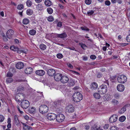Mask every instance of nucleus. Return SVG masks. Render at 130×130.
I'll return each instance as SVG.
<instances>
[{"mask_svg":"<svg viewBox=\"0 0 130 130\" xmlns=\"http://www.w3.org/2000/svg\"><path fill=\"white\" fill-rule=\"evenodd\" d=\"M73 99L75 102H78L83 99V95L80 92H76L73 95Z\"/></svg>","mask_w":130,"mask_h":130,"instance_id":"f257e3e1","label":"nucleus"},{"mask_svg":"<svg viewBox=\"0 0 130 130\" xmlns=\"http://www.w3.org/2000/svg\"><path fill=\"white\" fill-rule=\"evenodd\" d=\"M107 89L106 86L105 85H102L100 86L98 91L100 94H104L106 92Z\"/></svg>","mask_w":130,"mask_h":130,"instance_id":"f03ea898","label":"nucleus"},{"mask_svg":"<svg viewBox=\"0 0 130 130\" xmlns=\"http://www.w3.org/2000/svg\"><path fill=\"white\" fill-rule=\"evenodd\" d=\"M29 105L30 103L27 100H22L21 104V106L23 109H26L29 107Z\"/></svg>","mask_w":130,"mask_h":130,"instance_id":"7ed1b4c3","label":"nucleus"},{"mask_svg":"<svg viewBox=\"0 0 130 130\" xmlns=\"http://www.w3.org/2000/svg\"><path fill=\"white\" fill-rule=\"evenodd\" d=\"M48 109V108L46 105H43L40 107L39 111L42 114L45 113L47 112Z\"/></svg>","mask_w":130,"mask_h":130,"instance_id":"20e7f679","label":"nucleus"},{"mask_svg":"<svg viewBox=\"0 0 130 130\" xmlns=\"http://www.w3.org/2000/svg\"><path fill=\"white\" fill-rule=\"evenodd\" d=\"M64 118L65 117L64 115L62 114H59L56 116V120L59 122H61L63 121Z\"/></svg>","mask_w":130,"mask_h":130,"instance_id":"39448f33","label":"nucleus"},{"mask_svg":"<svg viewBox=\"0 0 130 130\" xmlns=\"http://www.w3.org/2000/svg\"><path fill=\"white\" fill-rule=\"evenodd\" d=\"M14 32L13 30L11 29L8 30L6 32V36L9 39L12 38L14 34Z\"/></svg>","mask_w":130,"mask_h":130,"instance_id":"423d86ee","label":"nucleus"},{"mask_svg":"<svg viewBox=\"0 0 130 130\" xmlns=\"http://www.w3.org/2000/svg\"><path fill=\"white\" fill-rule=\"evenodd\" d=\"M48 119L50 120H53L56 118V115L53 113H48L47 116Z\"/></svg>","mask_w":130,"mask_h":130,"instance_id":"0eeeda50","label":"nucleus"},{"mask_svg":"<svg viewBox=\"0 0 130 130\" xmlns=\"http://www.w3.org/2000/svg\"><path fill=\"white\" fill-rule=\"evenodd\" d=\"M118 119V116L116 115H114L110 117L109 121L110 123H113L115 122Z\"/></svg>","mask_w":130,"mask_h":130,"instance_id":"6e6552de","label":"nucleus"},{"mask_svg":"<svg viewBox=\"0 0 130 130\" xmlns=\"http://www.w3.org/2000/svg\"><path fill=\"white\" fill-rule=\"evenodd\" d=\"M66 110L69 113H72L74 110V108L72 105H69L66 107Z\"/></svg>","mask_w":130,"mask_h":130,"instance_id":"1a4fd4ad","label":"nucleus"},{"mask_svg":"<svg viewBox=\"0 0 130 130\" xmlns=\"http://www.w3.org/2000/svg\"><path fill=\"white\" fill-rule=\"evenodd\" d=\"M118 81H126L127 78L124 75H119L117 78Z\"/></svg>","mask_w":130,"mask_h":130,"instance_id":"9d476101","label":"nucleus"},{"mask_svg":"<svg viewBox=\"0 0 130 130\" xmlns=\"http://www.w3.org/2000/svg\"><path fill=\"white\" fill-rule=\"evenodd\" d=\"M62 75L61 74H56L54 76V79L56 81H59L62 80Z\"/></svg>","mask_w":130,"mask_h":130,"instance_id":"9b49d317","label":"nucleus"},{"mask_svg":"<svg viewBox=\"0 0 130 130\" xmlns=\"http://www.w3.org/2000/svg\"><path fill=\"white\" fill-rule=\"evenodd\" d=\"M124 86L122 84H119L117 87V89L120 92H123L124 89Z\"/></svg>","mask_w":130,"mask_h":130,"instance_id":"f8f14e48","label":"nucleus"},{"mask_svg":"<svg viewBox=\"0 0 130 130\" xmlns=\"http://www.w3.org/2000/svg\"><path fill=\"white\" fill-rule=\"evenodd\" d=\"M36 73L38 75L42 76L45 74V72L43 70H40L36 71Z\"/></svg>","mask_w":130,"mask_h":130,"instance_id":"ddd939ff","label":"nucleus"},{"mask_svg":"<svg viewBox=\"0 0 130 130\" xmlns=\"http://www.w3.org/2000/svg\"><path fill=\"white\" fill-rule=\"evenodd\" d=\"M98 84L95 82H93L91 83L90 85V88L92 90H95L98 87Z\"/></svg>","mask_w":130,"mask_h":130,"instance_id":"4468645a","label":"nucleus"},{"mask_svg":"<svg viewBox=\"0 0 130 130\" xmlns=\"http://www.w3.org/2000/svg\"><path fill=\"white\" fill-rule=\"evenodd\" d=\"M24 66L23 63L21 62H18L16 65V68L19 69H21Z\"/></svg>","mask_w":130,"mask_h":130,"instance_id":"2eb2a0df","label":"nucleus"},{"mask_svg":"<svg viewBox=\"0 0 130 130\" xmlns=\"http://www.w3.org/2000/svg\"><path fill=\"white\" fill-rule=\"evenodd\" d=\"M48 75L51 76H53L55 73V71L53 69H50L48 70L47 72Z\"/></svg>","mask_w":130,"mask_h":130,"instance_id":"dca6fc26","label":"nucleus"},{"mask_svg":"<svg viewBox=\"0 0 130 130\" xmlns=\"http://www.w3.org/2000/svg\"><path fill=\"white\" fill-rule=\"evenodd\" d=\"M22 124L23 125V129L25 130H32L31 127L27 125L26 123L21 122Z\"/></svg>","mask_w":130,"mask_h":130,"instance_id":"f3484780","label":"nucleus"},{"mask_svg":"<svg viewBox=\"0 0 130 130\" xmlns=\"http://www.w3.org/2000/svg\"><path fill=\"white\" fill-rule=\"evenodd\" d=\"M33 71V69L31 67L27 68L25 70V72L27 74H30Z\"/></svg>","mask_w":130,"mask_h":130,"instance_id":"a211bd4d","label":"nucleus"},{"mask_svg":"<svg viewBox=\"0 0 130 130\" xmlns=\"http://www.w3.org/2000/svg\"><path fill=\"white\" fill-rule=\"evenodd\" d=\"M25 96L22 93H18L15 96V98L16 99L17 97H19V99L22 100H23Z\"/></svg>","mask_w":130,"mask_h":130,"instance_id":"6ab92c4d","label":"nucleus"},{"mask_svg":"<svg viewBox=\"0 0 130 130\" xmlns=\"http://www.w3.org/2000/svg\"><path fill=\"white\" fill-rule=\"evenodd\" d=\"M103 98L104 99H106V100H105L107 101L111 99L110 95L108 94L104 95L103 96Z\"/></svg>","mask_w":130,"mask_h":130,"instance_id":"aec40b11","label":"nucleus"},{"mask_svg":"<svg viewBox=\"0 0 130 130\" xmlns=\"http://www.w3.org/2000/svg\"><path fill=\"white\" fill-rule=\"evenodd\" d=\"M45 5L47 7L50 6L52 5V2L50 0H46L44 2Z\"/></svg>","mask_w":130,"mask_h":130,"instance_id":"412c9836","label":"nucleus"},{"mask_svg":"<svg viewBox=\"0 0 130 130\" xmlns=\"http://www.w3.org/2000/svg\"><path fill=\"white\" fill-rule=\"evenodd\" d=\"M57 35L58 37L61 38H66L67 36V35L65 33L60 34H57Z\"/></svg>","mask_w":130,"mask_h":130,"instance_id":"4be33fe9","label":"nucleus"},{"mask_svg":"<svg viewBox=\"0 0 130 130\" xmlns=\"http://www.w3.org/2000/svg\"><path fill=\"white\" fill-rule=\"evenodd\" d=\"M126 110V107L124 106L118 112L119 113L121 114L124 113Z\"/></svg>","mask_w":130,"mask_h":130,"instance_id":"5701e85b","label":"nucleus"},{"mask_svg":"<svg viewBox=\"0 0 130 130\" xmlns=\"http://www.w3.org/2000/svg\"><path fill=\"white\" fill-rule=\"evenodd\" d=\"M29 112L30 113H34L35 111V107H32L29 108L28 110Z\"/></svg>","mask_w":130,"mask_h":130,"instance_id":"b1692460","label":"nucleus"},{"mask_svg":"<svg viewBox=\"0 0 130 130\" xmlns=\"http://www.w3.org/2000/svg\"><path fill=\"white\" fill-rule=\"evenodd\" d=\"M10 49L14 52H17L18 50V48L14 46H12L10 47Z\"/></svg>","mask_w":130,"mask_h":130,"instance_id":"393cba45","label":"nucleus"},{"mask_svg":"<svg viewBox=\"0 0 130 130\" xmlns=\"http://www.w3.org/2000/svg\"><path fill=\"white\" fill-rule=\"evenodd\" d=\"M26 13L27 14L29 15H32L33 13L32 10L30 9H27L26 11Z\"/></svg>","mask_w":130,"mask_h":130,"instance_id":"a878e982","label":"nucleus"},{"mask_svg":"<svg viewBox=\"0 0 130 130\" xmlns=\"http://www.w3.org/2000/svg\"><path fill=\"white\" fill-rule=\"evenodd\" d=\"M29 23V20L27 18L24 19L23 21V23L25 25Z\"/></svg>","mask_w":130,"mask_h":130,"instance_id":"bb28decb","label":"nucleus"},{"mask_svg":"<svg viewBox=\"0 0 130 130\" xmlns=\"http://www.w3.org/2000/svg\"><path fill=\"white\" fill-rule=\"evenodd\" d=\"M40 47L41 49L44 50L46 49V47L45 45L43 44H42L40 45Z\"/></svg>","mask_w":130,"mask_h":130,"instance_id":"cd10ccee","label":"nucleus"},{"mask_svg":"<svg viewBox=\"0 0 130 130\" xmlns=\"http://www.w3.org/2000/svg\"><path fill=\"white\" fill-rule=\"evenodd\" d=\"M43 8V6L42 4H39L37 6V9L39 10H41Z\"/></svg>","mask_w":130,"mask_h":130,"instance_id":"c85d7f7f","label":"nucleus"},{"mask_svg":"<svg viewBox=\"0 0 130 130\" xmlns=\"http://www.w3.org/2000/svg\"><path fill=\"white\" fill-rule=\"evenodd\" d=\"M93 95L94 98L96 99H99L101 97L100 95L97 93H94Z\"/></svg>","mask_w":130,"mask_h":130,"instance_id":"c756f323","label":"nucleus"},{"mask_svg":"<svg viewBox=\"0 0 130 130\" xmlns=\"http://www.w3.org/2000/svg\"><path fill=\"white\" fill-rule=\"evenodd\" d=\"M125 119L126 117L124 116H121L119 118V121L121 122H124Z\"/></svg>","mask_w":130,"mask_h":130,"instance_id":"7c9ffc66","label":"nucleus"},{"mask_svg":"<svg viewBox=\"0 0 130 130\" xmlns=\"http://www.w3.org/2000/svg\"><path fill=\"white\" fill-rule=\"evenodd\" d=\"M14 120L15 123L17 125L19 124V123L18 120L17 116L15 115L14 116Z\"/></svg>","mask_w":130,"mask_h":130,"instance_id":"2f4dec72","label":"nucleus"},{"mask_svg":"<svg viewBox=\"0 0 130 130\" xmlns=\"http://www.w3.org/2000/svg\"><path fill=\"white\" fill-rule=\"evenodd\" d=\"M36 32V31L35 30L32 29L30 30L29 31V34L31 35H35Z\"/></svg>","mask_w":130,"mask_h":130,"instance_id":"473e14b6","label":"nucleus"},{"mask_svg":"<svg viewBox=\"0 0 130 130\" xmlns=\"http://www.w3.org/2000/svg\"><path fill=\"white\" fill-rule=\"evenodd\" d=\"M47 11L48 13L49 14H52L53 12V9L50 7L47 8Z\"/></svg>","mask_w":130,"mask_h":130,"instance_id":"72a5a7b5","label":"nucleus"},{"mask_svg":"<svg viewBox=\"0 0 130 130\" xmlns=\"http://www.w3.org/2000/svg\"><path fill=\"white\" fill-rule=\"evenodd\" d=\"M79 44L80 45L81 47L84 50L86 49L87 46L85 44H83L82 43H79Z\"/></svg>","mask_w":130,"mask_h":130,"instance_id":"f704fd0d","label":"nucleus"},{"mask_svg":"<svg viewBox=\"0 0 130 130\" xmlns=\"http://www.w3.org/2000/svg\"><path fill=\"white\" fill-rule=\"evenodd\" d=\"M63 81H68L69 78L68 77L66 76H64L62 77V79Z\"/></svg>","mask_w":130,"mask_h":130,"instance_id":"c9c22d12","label":"nucleus"},{"mask_svg":"<svg viewBox=\"0 0 130 130\" xmlns=\"http://www.w3.org/2000/svg\"><path fill=\"white\" fill-rule=\"evenodd\" d=\"M27 6L28 7H30L32 5V3L30 0H28L26 2Z\"/></svg>","mask_w":130,"mask_h":130,"instance_id":"e433bc0d","label":"nucleus"},{"mask_svg":"<svg viewBox=\"0 0 130 130\" xmlns=\"http://www.w3.org/2000/svg\"><path fill=\"white\" fill-rule=\"evenodd\" d=\"M111 103L114 105H117L118 103V102L117 100L113 99L111 101Z\"/></svg>","mask_w":130,"mask_h":130,"instance_id":"4c0bfd02","label":"nucleus"},{"mask_svg":"<svg viewBox=\"0 0 130 130\" xmlns=\"http://www.w3.org/2000/svg\"><path fill=\"white\" fill-rule=\"evenodd\" d=\"M114 97L116 99H118L121 97V95L119 93H116L114 94Z\"/></svg>","mask_w":130,"mask_h":130,"instance_id":"58836bf2","label":"nucleus"},{"mask_svg":"<svg viewBox=\"0 0 130 130\" xmlns=\"http://www.w3.org/2000/svg\"><path fill=\"white\" fill-rule=\"evenodd\" d=\"M74 84V82H68V85L69 87H70L73 86Z\"/></svg>","mask_w":130,"mask_h":130,"instance_id":"ea45409f","label":"nucleus"},{"mask_svg":"<svg viewBox=\"0 0 130 130\" xmlns=\"http://www.w3.org/2000/svg\"><path fill=\"white\" fill-rule=\"evenodd\" d=\"M47 20L50 22H52L54 21V19L52 16H50L48 18Z\"/></svg>","mask_w":130,"mask_h":130,"instance_id":"a19ab883","label":"nucleus"},{"mask_svg":"<svg viewBox=\"0 0 130 130\" xmlns=\"http://www.w3.org/2000/svg\"><path fill=\"white\" fill-rule=\"evenodd\" d=\"M57 57L59 59H61L63 58V55L62 54L59 53L57 55Z\"/></svg>","mask_w":130,"mask_h":130,"instance_id":"79ce46f5","label":"nucleus"},{"mask_svg":"<svg viewBox=\"0 0 130 130\" xmlns=\"http://www.w3.org/2000/svg\"><path fill=\"white\" fill-rule=\"evenodd\" d=\"M94 13V11L92 10H90L87 12V14L89 15L92 14Z\"/></svg>","mask_w":130,"mask_h":130,"instance_id":"37998d69","label":"nucleus"},{"mask_svg":"<svg viewBox=\"0 0 130 130\" xmlns=\"http://www.w3.org/2000/svg\"><path fill=\"white\" fill-rule=\"evenodd\" d=\"M5 118L4 116L2 115H0V122H3Z\"/></svg>","mask_w":130,"mask_h":130,"instance_id":"c03bdc74","label":"nucleus"},{"mask_svg":"<svg viewBox=\"0 0 130 130\" xmlns=\"http://www.w3.org/2000/svg\"><path fill=\"white\" fill-rule=\"evenodd\" d=\"M23 6L22 4H20L18 6L17 8L19 10H21L23 9Z\"/></svg>","mask_w":130,"mask_h":130,"instance_id":"a18cd8bd","label":"nucleus"},{"mask_svg":"<svg viewBox=\"0 0 130 130\" xmlns=\"http://www.w3.org/2000/svg\"><path fill=\"white\" fill-rule=\"evenodd\" d=\"M110 130H118V129L116 126H113L111 127Z\"/></svg>","mask_w":130,"mask_h":130,"instance_id":"49530a36","label":"nucleus"},{"mask_svg":"<svg viewBox=\"0 0 130 130\" xmlns=\"http://www.w3.org/2000/svg\"><path fill=\"white\" fill-rule=\"evenodd\" d=\"M91 0H85V3L87 5H90L91 4Z\"/></svg>","mask_w":130,"mask_h":130,"instance_id":"de8ad7c7","label":"nucleus"},{"mask_svg":"<svg viewBox=\"0 0 130 130\" xmlns=\"http://www.w3.org/2000/svg\"><path fill=\"white\" fill-rule=\"evenodd\" d=\"M24 88L22 86H21L17 89L18 91H22L23 90Z\"/></svg>","mask_w":130,"mask_h":130,"instance_id":"09e8293b","label":"nucleus"},{"mask_svg":"<svg viewBox=\"0 0 130 130\" xmlns=\"http://www.w3.org/2000/svg\"><path fill=\"white\" fill-rule=\"evenodd\" d=\"M105 4L106 5L109 6L110 4V2L109 1L107 0L105 2Z\"/></svg>","mask_w":130,"mask_h":130,"instance_id":"8fccbe9b","label":"nucleus"},{"mask_svg":"<svg viewBox=\"0 0 130 130\" xmlns=\"http://www.w3.org/2000/svg\"><path fill=\"white\" fill-rule=\"evenodd\" d=\"M81 28L82 30L86 31H88L89 30V29L88 28L85 27H81Z\"/></svg>","mask_w":130,"mask_h":130,"instance_id":"3c124183","label":"nucleus"},{"mask_svg":"<svg viewBox=\"0 0 130 130\" xmlns=\"http://www.w3.org/2000/svg\"><path fill=\"white\" fill-rule=\"evenodd\" d=\"M90 58L92 59H95L96 58V56L94 55H91L90 56Z\"/></svg>","mask_w":130,"mask_h":130,"instance_id":"603ef678","label":"nucleus"},{"mask_svg":"<svg viewBox=\"0 0 130 130\" xmlns=\"http://www.w3.org/2000/svg\"><path fill=\"white\" fill-rule=\"evenodd\" d=\"M13 76V74L11 73L10 72H8V73L7 74V76L8 77H10L12 76Z\"/></svg>","mask_w":130,"mask_h":130,"instance_id":"864d4df0","label":"nucleus"},{"mask_svg":"<svg viewBox=\"0 0 130 130\" xmlns=\"http://www.w3.org/2000/svg\"><path fill=\"white\" fill-rule=\"evenodd\" d=\"M109 127V125L108 124H106L103 127L105 129H107Z\"/></svg>","mask_w":130,"mask_h":130,"instance_id":"5fc2aeb1","label":"nucleus"},{"mask_svg":"<svg viewBox=\"0 0 130 130\" xmlns=\"http://www.w3.org/2000/svg\"><path fill=\"white\" fill-rule=\"evenodd\" d=\"M126 40L128 42H130V35H129L127 37Z\"/></svg>","mask_w":130,"mask_h":130,"instance_id":"6e6d98bb","label":"nucleus"},{"mask_svg":"<svg viewBox=\"0 0 130 130\" xmlns=\"http://www.w3.org/2000/svg\"><path fill=\"white\" fill-rule=\"evenodd\" d=\"M100 128L98 129L95 126L92 127L91 128V130H100Z\"/></svg>","mask_w":130,"mask_h":130,"instance_id":"4d7b16f0","label":"nucleus"},{"mask_svg":"<svg viewBox=\"0 0 130 130\" xmlns=\"http://www.w3.org/2000/svg\"><path fill=\"white\" fill-rule=\"evenodd\" d=\"M62 23L60 22H59L57 24V26L58 27H61L62 26Z\"/></svg>","mask_w":130,"mask_h":130,"instance_id":"13d9d810","label":"nucleus"},{"mask_svg":"<svg viewBox=\"0 0 130 130\" xmlns=\"http://www.w3.org/2000/svg\"><path fill=\"white\" fill-rule=\"evenodd\" d=\"M21 52L24 53L25 54H26L27 52V50H22L21 51Z\"/></svg>","mask_w":130,"mask_h":130,"instance_id":"bf43d9fd","label":"nucleus"},{"mask_svg":"<svg viewBox=\"0 0 130 130\" xmlns=\"http://www.w3.org/2000/svg\"><path fill=\"white\" fill-rule=\"evenodd\" d=\"M67 66H68L69 67L71 68H72V69L73 68V66L70 63H68L67 64Z\"/></svg>","mask_w":130,"mask_h":130,"instance_id":"052dcab7","label":"nucleus"},{"mask_svg":"<svg viewBox=\"0 0 130 130\" xmlns=\"http://www.w3.org/2000/svg\"><path fill=\"white\" fill-rule=\"evenodd\" d=\"M4 40L5 41H7L8 40V39L6 36H4V37L3 38Z\"/></svg>","mask_w":130,"mask_h":130,"instance_id":"680f3d73","label":"nucleus"},{"mask_svg":"<svg viewBox=\"0 0 130 130\" xmlns=\"http://www.w3.org/2000/svg\"><path fill=\"white\" fill-rule=\"evenodd\" d=\"M12 80V78L10 77H9L7 79L6 81H11Z\"/></svg>","mask_w":130,"mask_h":130,"instance_id":"e2e57ef3","label":"nucleus"},{"mask_svg":"<svg viewBox=\"0 0 130 130\" xmlns=\"http://www.w3.org/2000/svg\"><path fill=\"white\" fill-rule=\"evenodd\" d=\"M83 60L84 61H86L87 59L88 58L86 56H83Z\"/></svg>","mask_w":130,"mask_h":130,"instance_id":"0e129e2a","label":"nucleus"},{"mask_svg":"<svg viewBox=\"0 0 130 130\" xmlns=\"http://www.w3.org/2000/svg\"><path fill=\"white\" fill-rule=\"evenodd\" d=\"M0 15L2 17H3L4 16V12L3 11H2L0 12Z\"/></svg>","mask_w":130,"mask_h":130,"instance_id":"69168bd1","label":"nucleus"},{"mask_svg":"<svg viewBox=\"0 0 130 130\" xmlns=\"http://www.w3.org/2000/svg\"><path fill=\"white\" fill-rule=\"evenodd\" d=\"M17 108H18V110L20 112V113H21V114H22L23 113V112L21 111L20 110L19 106H18L17 107Z\"/></svg>","mask_w":130,"mask_h":130,"instance_id":"338daca9","label":"nucleus"},{"mask_svg":"<svg viewBox=\"0 0 130 130\" xmlns=\"http://www.w3.org/2000/svg\"><path fill=\"white\" fill-rule=\"evenodd\" d=\"M79 88V87H78V86H76L73 89L74 90H78Z\"/></svg>","mask_w":130,"mask_h":130,"instance_id":"774afa93","label":"nucleus"}]
</instances>
